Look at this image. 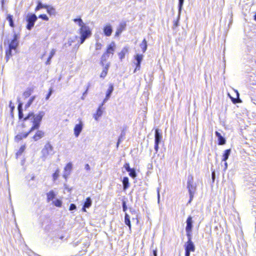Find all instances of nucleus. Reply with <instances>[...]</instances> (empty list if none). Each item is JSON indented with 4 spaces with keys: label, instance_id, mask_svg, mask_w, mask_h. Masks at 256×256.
<instances>
[{
    "label": "nucleus",
    "instance_id": "obj_48",
    "mask_svg": "<svg viewBox=\"0 0 256 256\" xmlns=\"http://www.w3.org/2000/svg\"><path fill=\"white\" fill-rule=\"evenodd\" d=\"M52 58L48 57V60H46V65L50 64V60H51Z\"/></svg>",
    "mask_w": 256,
    "mask_h": 256
},
{
    "label": "nucleus",
    "instance_id": "obj_3",
    "mask_svg": "<svg viewBox=\"0 0 256 256\" xmlns=\"http://www.w3.org/2000/svg\"><path fill=\"white\" fill-rule=\"evenodd\" d=\"M196 186L194 184V178L192 175H189L188 178L187 188L188 189L190 194V200L188 204L191 202L192 200L194 194L196 190Z\"/></svg>",
    "mask_w": 256,
    "mask_h": 256
},
{
    "label": "nucleus",
    "instance_id": "obj_33",
    "mask_svg": "<svg viewBox=\"0 0 256 256\" xmlns=\"http://www.w3.org/2000/svg\"><path fill=\"white\" fill-rule=\"evenodd\" d=\"M52 203L55 206L57 207H60L62 204V202L58 199H56L55 200L53 201Z\"/></svg>",
    "mask_w": 256,
    "mask_h": 256
},
{
    "label": "nucleus",
    "instance_id": "obj_47",
    "mask_svg": "<svg viewBox=\"0 0 256 256\" xmlns=\"http://www.w3.org/2000/svg\"><path fill=\"white\" fill-rule=\"evenodd\" d=\"M110 98L109 97H107L106 96L102 104H101L100 106H102L107 102V100Z\"/></svg>",
    "mask_w": 256,
    "mask_h": 256
},
{
    "label": "nucleus",
    "instance_id": "obj_58",
    "mask_svg": "<svg viewBox=\"0 0 256 256\" xmlns=\"http://www.w3.org/2000/svg\"><path fill=\"white\" fill-rule=\"evenodd\" d=\"M120 138H118V141L117 144H116V147H117V148H118V146H119V144H120Z\"/></svg>",
    "mask_w": 256,
    "mask_h": 256
},
{
    "label": "nucleus",
    "instance_id": "obj_16",
    "mask_svg": "<svg viewBox=\"0 0 256 256\" xmlns=\"http://www.w3.org/2000/svg\"><path fill=\"white\" fill-rule=\"evenodd\" d=\"M216 136L218 138V144L223 145L226 143L225 138L221 135V134L218 132H215Z\"/></svg>",
    "mask_w": 256,
    "mask_h": 256
},
{
    "label": "nucleus",
    "instance_id": "obj_39",
    "mask_svg": "<svg viewBox=\"0 0 256 256\" xmlns=\"http://www.w3.org/2000/svg\"><path fill=\"white\" fill-rule=\"evenodd\" d=\"M28 134V132L24 134L22 136L20 134H17L16 138L17 140H21L22 138H26Z\"/></svg>",
    "mask_w": 256,
    "mask_h": 256
},
{
    "label": "nucleus",
    "instance_id": "obj_10",
    "mask_svg": "<svg viewBox=\"0 0 256 256\" xmlns=\"http://www.w3.org/2000/svg\"><path fill=\"white\" fill-rule=\"evenodd\" d=\"M72 169V164L71 162H68L64 168V172L63 177L66 179L68 176L70 174L71 171Z\"/></svg>",
    "mask_w": 256,
    "mask_h": 256
},
{
    "label": "nucleus",
    "instance_id": "obj_32",
    "mask_svg": "<svg viewBox=\"0 0 256 256\" xmlns=\"http://www.w3.org/2000/svg\"><path fill=\"white\" fill-rule=\"evenodd\" d=\"M184 0H178V18L180 16V14L184 4Z\"/></svg>",
    "mask_w": 256,
    "mask_h": 256
},
{
    "label": "nucleus",
    "instance_id": "obj_30",
    "mask_svg": "<svg viewBox=\"0 0 256 256\" xmlns=\"http://www.w3.org/2000/svg\"><path fill=\"white\" fill-rule=\"evenodd\" d=\"M114 90V86L112 84H110L106 92V96L107 97L110 98L111 96V94Z\"/></svg>",
    "mask_w": 256,
    "mask_h": 256
},
{
    "label": "nucleus",
    "instance_id": "obj_5",
    "mask_svg": "<svg viewBox=\"0 0 256 256\" xmlns=\"http://www.w3.org/2000/svg\"><path fill=\"white\" fill-rule=\"evenodd\" d=\"M116 46L114 42H111L108 46L106 52L102 54L101 58V63L104 66V62H106L110 57V54L112 55L115 50Z\"/></svg>",
    "mask_w": 256,
    "mask_h": 256
},
{
    "label": "nucleus",
    "instance_id": "obj_12",
    "mask_svg": "<svg viewBox=\"0 0 256 256\" xmlns=\"http://www.w3.org/2000/svg\"><path fill=\"white\" fill-rule=\"evenodd\" d=\"M103 32L106 36H110L112 32V26L110 24H106L103 28Z\"/></svg>",
    "mask_w": 256,
    "mask_h": 256
},
{
    "label": "nucleus",
    "instance_id": "obj_61",
    "mask_svg": "<svg viewBox=\"0 0 256 256\" xmlns=\"http://www.w3.org/2000/svg\"><path fill=\"white\" fill-rule=\"evenodd\" d=\"M88 88H87L86 90L84 92L83 96H84L87 94Z\"/></svg>",
    "mask_w": 256,
    "mask_h": 256
},
{
    "label": "nucleus",
    "instance_id": "obj_15",
    "mask_svg": "<svg viewBox=\"0 0 256 256\" xmlns=\"http://www.w3.org/2000/svg\"><path fill=\"white\" fill-rule=\"evenodd\" d=\"M186 231H192V218L189 216L186 220Z\"/></svg>",
    "mask_w": 256,
    "mask_h": 256
},
{
    "label": "nucleus",
    "instance_id": "obj_45",
    "mask_svg": "<svg viewBox=\"0 0 256 256\" xmlns=\"http://www.w3.org/2000/svg\"><path fill=\"white\" fill-rule=\"evenodd\" d=\"M56 52V49H54V48L52 49L50 52L49 57L52 58L53 57V56L55 54Z\"/></svg>",
    "mask_w": 256,
    "mask_h": 256
},
{
    "label": "nucleus",
    "instance_id": "obj_64",
    "mask_svg": "<svg viewBox=\"0 0 256 256\" xmlns=\"http://www.w3.org/2000/svg\"><path fill=\"white\" fill-rule=\"evenodd\" d=\"M254 20L256 21V14L254 15Z\"/></svg>",
    "mask_w": 256,
    "mask_h": 256
},
{
    "label": "nucleus",
    "instance_id": "obj_49",
    "mask_svg": "<svg viewBox=\"0 0 256 256\" xmlns=\"http://www.w3.org/2000/svg\"><path fill=\"white\" fill-rule=\"evenodd\" d=\"M152 254L154 256H157V250L156 248L155 250H153Z\"/></svg>",
    "mask_w": 256,
    "mask_h": 256
},
{
    "label": "nucleus",
    "instance_id": "obj_63",
    "mask_svg": "<svg viewBox=\"0 0 256 256\" xmlns=\"http://www.w3.org/2000/svg\"><path fill=\"white\" fill-rule=\"evenodd\" d=\"M34 256H40L37 254H34Z\"/></svg>",
    "mask_w": 256,
    "mask_h": 256
},
{
    "label": "nucleus",
    "instance_id": "obj_34",
    "mask_svg": "<svg viewBox=\"0 0 256 256\" xmlns=\"http://www.w3.org/2000/svg\"><path fill=\"white\" fill-rule=\"evenodd\" d=\"M60 170H56L55 172L52 174L53 180L56 181L59 176Z\"/></svg>",
    "mask_w": 256,
    "mask_h": 256
},
{
    "label": "nucleus",
    "instance_id": "obj_4",
    "mask_svg": "<svg viewBox=\"0 0 256 256\" xmlns=\"http://www.w3.org/2000/svg\"><path fill=\"white\" fill-rule=\"evenodd\" d=\"M7 44L8 46V50L6 52V62H8L9 58L12 56V50H16V33L14 32L13 35V38L10 42V40H8Z\"/></svg>",
    "mask_w": 256,
    "mask_h": 256
},
{
    "label": "nucleus",
    "instance_id": "obj_27",
    "mask_svg": "<svg viewBox=\"0 0 256 256\" xmlns=\"http://www.w3.org/2000/svg\"><path fill=\"white\" fill-rule=\"evenodd\" d=\"M140 47L142 49V52H144L147 49V43L146 39H144L142 44H140Z\"/></svg>",
    "mask_w": 256,
    "mask_h": 256
},
{
    "label": "nucleus",
    "instance_id": "obj_36",
    "mask_svg": "<svg viewBox=\"0 0 256 256\" xmlns=\"http://www.w3.org/2000/svg\"><path fill=\"white\" fill-rule=\"evenodd\" d=\"M186 236L188 237V242H192V235H191V232L192 231H186Z\"/></svg>",
    "mask_w": 256,
    "mask_h": 256
},
{
    "label": "nucleus",
    "instance_id": "obj_28",
    "mask_svg": "<svg viewBox=\"0 0 256 256\" xmlns=\"http://www.w3.org/2000/svg\"><path fill=\"white\" fill-rule=\"evenodd\" d=\"M9 107L10 108V114L12 119H14V110L15 108V106L14 104L10 101L9 104Z\"/></svg>",
    "mask_w": 256,
    "mask_h": 256
},
{
    "label": "nucleus",
    "instance_id": "obj_44",
    "mask_svg": "<svg viewBox=\"0 0 256 256\" xmlns=\"http://www.w3.org/2000/svg\"><path fill=\"white\" fill-rule=\"evenodd\" d=\"M124 168H125V169L128 172V171H130V170H131V168L130 167V165H129V164L128 163H126L124 165Z\"/></svg>",
    "mask_w": 256,
    "mask_h": 256
},
{
    "label": "nucleus",
    "instance_id": "obj_17",
    "mask_svg": "<svg viewBox=\"0 0 256 256\" xmlns=\"http://www.w3.org/2000/svg\"><path fill=\"white\" fill-rule=\"evenodd\" d=\"M44 132L42 130H38L35 135L33 136V138L35 141H37L42 138L44 136Z\"/></svg>",
    "mask_w": 256,
    "mask_h": 256
},
{
    "label": "nucleus",
    "instance_id": "obj_11",
    "mask_svg": "<svg viewBox=\"0 0 256 256\" xmlns=\"http://www.w3.org/2000/svg\"><path fill=\"white\" fill-rule=\"evenodd\" d=\"M83 127V124L81 120H80V122L76 124L74 128V134L76 137H78L81 132Z\"/></svg>",
    "mask_w": 256,
    "mask_h": 256
},
{
    "label": "nucleus",
    "instance_id": "obj_51",
    "mask_svg": "<svg viewBox=\"0 0 256 256\" xmlns=\"http://www.w3.org/2000/svg\"><path fill=\"white\" fill-rule=\"evenodd\" d=\"M212 179L213 181L214 180V179H215V172H212Z\"/></svg>",
    "mask_w": 256,
    "mask_h": 256
},
{
    "label": "nucleus",
    "instance_id": "obj_21",
    "mask_svg": "<svg viewBox=\"0 0 256 256\" xmlns=\"http://www.w3.org/2000/svg\"><path fill=\"white\" fill-rule=\"evenodd\" d=\"M123 190H126L129 187V181L128 177H124L122 180Z\"/></svg>",
    "mask_w": 256,
    "mask_h": 256
},
{
    "label": "nucleus",
    "instance_id": "obj_46",
    "mask_svg": "<svg viewBox=\"0 0 256 256\" xmlns=\"http://www.w3.org/2000/svg\"><path fill=\"white\" fill-rule=\"evenodd\" d=\"M102 48V44L100 42H97L96 44V50H100Z\"/></svg>",
    "mask_w": 256,
    "mask_h": 256
},
{
    "label": "nucleus",
    "instance_id": "obj_53",
    "mask_svg": "<svg viewBox=\"0 0 256 256\" xmlns=\"http://www.w3.org/2000/svg\"><path fill=\"white\" fill-rule=\"evenodd\" d=\"M72 42H73L72 40H68V44L69 46L72 45Z\"/></svg>",
    "mask_w": 256,
    "mask_h": 256
},
{
    "label": "nucleus",
    "instance_id": "obj_29",
    "mask_svg": "<svg viewBox=\"0 0 256 256\" xmlns=\"http://www.w3.org/2000/svg\"><path fill=\"white\" fill-rule=\"evenodd\" d=\"M32 90H33L32 88H27L26 90L23 94L24 96L26 98L28 97L32 94Z\"/></svg>",
    "mask_w": 256,
    "mask_h": 256
},
{
    "label": "nucleus",
    "instance_id": "obj_50",
    "mask_svg": "<svg viewBox=\"0 0 256 256\" xmlns=\"http://www.w3.org/2000/svg\"><path fill=\"white\" fill-rule=\"evenodd\" d=\"M84 168L86 170H90V166H89L88 164H86L85 165V167H84Z\"/></svg>",
    "mask_w": 256,
    "mask_h": 256
},
{
    "label": "nucleus",
    "instance_id": "obj_24",
    "mask_svg": "<svg viewBox=\"0 0 256 256\" xmlns=\"http://www.w3.org/2000/svg\"><path fill=\"white\" fill-rule=\"evenodd\" d=\"M35 98H36V96H33L31 97L30 98V100H28V102H27V104L24 106V111L25 112H26V109L28 108L32 104V102L34 100Z\"/></svg>",
    "mask_w": 256,
    "mask_h": 256
},
{
    "label": "nucleus",
    "instance_id": "obj_14",
    "mask_svg": "<svg viewBox=\"0 0 256 256\" xmlns=\"http://www.w3.org/2000/svg\"><path fill=\"white\" fill-rule=\"evenodd\" d=\"M143 56L142 54H137L135 56V60L136 61V68L134 70V72H136V70H140V63L142 60Z\"/></svg>",
    "mask_w": 256,
    "mask_h": 256
},
{
    "label": "nucleus",
    "instance_id": "obj_13",
    "mask_svg": "<svg viewBox=\"0 0 256 256\" xmlns=\"http://www.w3.org/2000/svg\"><path fill=\"white\" fill-rule=\"evenodd\" d=\"M126 27V22H122L116 28V32L115 36H118L124 30Z\"/></svg>",
    "mask_w": 256,
    "mask_h": 256
},
{
    "label": "nucleus",
    "instance_id": "obj_37",
    "mask_svg": "<svg viewBox=\"0 0 256 256\" xmlns=\"http://www.w3.org/2000/svg\"><path fill=\"white\" fill-rule=\"evenodd\" d=\"M102 106H100L99 108H98V110H97V112H96V114L98 116V117H100L102 116Z\"/></svg>",
    "mask_w": 256,
    "mask_h": 256
},
{
    "label": "nucleus",
    "instance_id": "obj_22",
    "mask_svg": "<svg viewBox=\"0 0 256 256\" xmlns=\"http://www.w3.org/2000/svg\"><path fill=\"white\" fill-rule=\"evenodd\" d=\"M230 149H228L224 151V152L222 156V161L226 162L228 159L229 156L230 155Z\"/></svg>",
    "mask_w": 256,
    "mask_h": 256
},
{
    "label": "nucleus",
    "instance_id": "obj_1",
    "mask_svg": "<svg viewBox=\"0 0 256 256\" xmlns=\"http://www.w3.org/2000/svg\"><path fill=\"white\" fill-rule=\"evenodd\" d=\"M17 109L18 110V118L20 120H23V121H26L28 120H32V126L29 132L39 128L42 118L45 115V112L44 111H40L36 114H34L33 112L24 114L22 104L21 102H19Z\"/></svg>",
    "mask_w": 256,
    "mask_h": 256
},
{
    "label": "nucleus",
    "instance_id": "obj_43",
    "mask_svg": "<svg viewBox=\"0 0 256 256\" xmlns=\"http://www.w3.org/2000/svg\"><path fill=\"white\" fill-rule=\"evenodd\" d=\"M76 208V206L75 204H70L69 208V210L72 211L73 210H75Z\"/></svg>",
    "mask_w": 256,
    "mask_h": 256
},
{
    "label": "nucleus",
    "instance_id": "obj_20",
    "mask_svg": "<svg viewBox=\"0 0 256 256\" xmlns=\"http://www.w3.org/2000/svg\"><path fill=\"white\" fill-rule=\"evenodd\" d=\"M124 222L126 225H127L130 230H131V224H130V216L126 212L124 215Z\"/></svg>",
    "mask_w": 256,
    "mask_h": 256
},
{
    "label": "nucleus",
    "instance_id": "obj_2",
    "mask_svg": "<svg viewBox=\"0 0 256 256\" xmlns=\"http://www.w3.org/2000/svg\"><path fill=\"white\" fill-rule=\"evenodd\" d=\"M74 21H78V26H80V44H81L84 42L86 39L90 37L92 34V32L90 28L84 24L80 18H75L74 20Z\"/></svg>",
    "mask_w": 256,
    "mask_h": 256
},
{
    "label": "nucleus",
    "instance_id": "obj_23",
    "mask_svg": "<svg viewBox=\"0 0 256 256\" xmlns=\"http://www.w3.org/2000/svg\"><path fill=\"white\" fill-rule=\"evenodd\" d=\"M109 66H110L109 64H107L105 66L104 70H102V73L100 74V78H104L106 76Z\"/></svg>",
    "mask_w": 256,
    "mask_h": 256
},
{
    "label": "nucleus",
    "instance_id": "obj_42",
    "mask_svg": "<svg viewBox=\"0 0 256 256\" xmlns=\"http://www.w3.org/2000/svg\"><path fill=\"white\" fill-rule=\"evenodd\" d=\"M26 146H22L20 147L18 152H17V156L18 154H22L23 152L25 150Z\"/></svg>",
    "mask_w": 256,
    "mask_h": 256
},
{
    "label": "nucleus",
    "instance_id": "obj_52",
    "mask_svg": "<svg viewBox=\"0 0 256 256\" xmlns=\"http://www.w3.org/2000/svg\"><path fill=\"white\" fill-rule=\"evenodd\" d=\"M160 191H159V190H158V202H160Z\"/></svg>",
    "mask_w": 256,
    "mask_h": 256
},
{
    "label": "nucleus",
    "instance_id": "obj_56",
    "mask_svg": "<svg viewBox=\"0 0 256 256\" xmlns=\"http://www.w3.org/2000/svg\"><path fill=\"white\" fill-rule=\"evenodd\" d=\"M120 138H118V141L117 144H116V147H117V148H118V146H119V144H120Z\"/></svg>",
    "mask_w": 256,
    "mask_h": 256
},
{
    "label": "nucleus",
    "instance_id": "obj_55",
    "mask_svg": "<svg viewBox=\"0 0 256 256\" xmlns=\"http://www.w3.org/2000/svg\"><path fill=\"white\" fill-rule=\"evenodd\" d=\"M94 119H95L96 120H98V118H99V117H98V116H97V114H94Z\"/></svg>",
    "mask_w": 256,
    "mask_h": 256
},
{
    "label": "nucleus",
    "instance_id": "obj_41",
    "mask_svg": "<svg viewBox=\"0 0 256 256\" xmlns=\"http://www.w3.org/2000/svg\"><path fill=\"white\" fill-rule=\"evenodd\" d=\"M38 18L46 21H48V18L46 14H40L38 16Z\"/></svg>",
    "mask_w": 256,
    "mask_h": 256
},
{
    "label": "nucleus",
    "instance_id": "obj_18",
    "mask_svg": "<svg viewBox=\"0 0 256 256\" xmlns=\"http://www.w3.org/2000/svg\"><path fill=\"white\" fill-rule=\"evenodd\" d=\"M56 195V194L52 190H50L46 194L48 202H50V201L53 200L55 198Z\"/></svg>",
    "mask_w": 256,
    "mask_h": 256
},
{
    "label": "nucleus",
    "instance_id": "obj_57",
    "mask_svg": "<svg viewBox=\"0 0 256 256\" xmlns=\"http://www.w3.org/2000/svg\"><path fill=\"white\" fill-rule=\"evenodd\" d=\"M120 138H118V141L117 144H116V147H117V148H118V146H119V144H120Z\"/></svg>",
    "mask_w": 256,
    "mask_h": 256
},
{
    "label": "nucleus",
    "instance_id": "obj_31",
    "mask_svg": "<svg viewBox=\"0 0 256 256\" xmlns=\"http://www.w3.org/2000/svg\"><path fill=\"white\" fill-rule=\"evenodd\" d=\"M46 6H47V5L43 4L40 2H38V6H36V7L35 8V11L37 12V11L39 10L40 9L42 8H46Z\"/></svg>",
    "mask_w": 256,
    "mask_h": 256
},
{
    "label": "nucleus",
    "instance_id": "obj_8",
    "mask_svg": "<svg viewBox=\"0 0 256 256\" xmlns=\"http://www.w3.org/2000/svg\"><path fill=\"white\" fill-rule=\"evenodd\" d=\"M185 249V256H190V252L195 251V246L193 242H186L184 245Z\"/></svg>",
    "mask_w": 256,
    "mask_h": 256
},
{
    "label": "nucleus",
    "instance_id": "obj_6",
    "mask_svg": "<svg viewBox=\"0 0 256 256\" xmlns=\"http://www.w3.org/2000/svg\"><path fill=\"white\" fill-rule=\"evenodd\" d=\"M37 20L38 18L35 14H33L28 15L26 18V22H28L26 28L28 30H31Z\"/></svg>",
    "mask_w": 256,
    "mask_h": 256
},
{
    "label": "nucleus",
    "instance_id": "obj_54",
    "mask_svg": "<svg viewBox=\"0 0 256 256\" xmlns=\"http://www.w3.org/2000/svg\"><path fill=\"white\" fill-rule=\"evenodd\" d=\"M228 168V164L226 162H224V170H226Z\"/></svg>",
    "mask_w": 256,
    "mask_h": 256
},
{
    "label": "nucleus",
    "instance_id": "obj_59",
    "mask_svg": "<svg viewBox=\"0 0 256 256\" xmlns=\"http://www.w3.org/2000/svg\"><path fill=\"white\" fill-rule=\"evenodd\" d=\"M50 95H51V92H50L48 93V96H46V99H48V98H49V97L50 96Z\"/></svg>",
    "mask_w": 256,
    "mask_h": 256
},
{
    "label": "nucleus",
    "instance_id": "obj_40",
    "mask_svg": "<svg viewBox=\"0 0 256 256\" xmlns=\"http://www.w3.org/2000/svg\"><path fill=\"white\" fill-rule=\"evenodd\" d=\"M125 52L126 51L124 50H122L120 53H119V56L120 58L122 60L123 58H124L125 56Z\"/></svg>",
    "mask_w": 256,
    "mask_h": 256
},
{
    "label": "nucleus",
    "instance_id": "obj_9",
    "mask_svg": "<svg viewBox=\"0 0 256 256\" xmlns=\"http://www.w3.org/2000/svg\"><path fill=\"white\" fill-rule=\"evenodd\" d=\"M54 148L52 145L50 143L48 142L44 146V148L42 150V152L44 156H46L49 154H53Z\"/></svg>",
    "mask_w": 256,
    "mask_h": 256
},
{
    "label": "nucleus",
    "instance_id": "obj_60",
    "mask_svg": "<svg viewBox=\"0 0 256 256\" xmlns=\"http://www.w3.org/2000/svg\"><path fill=\"white\" fill-rule=\"evenodd\" d=\"M86 208H85L84 206H83L82 208V211L86 212Z\"/></svg>",
    "mask_w": 256,
    "mask_h": 256
},
{
    "label": "nucleus",
    "instance_id": "obj_25",
    "mask_svg": "<svg viewBox=\"0 0 256 256\" xmlns=\"http://www.w3.org/2000/svg\"><path fill=\"white\" fill-rule=\"evenodd\" d=\"M92 204V200L90 197H88L86 198V201L84 203V206L85 208H89L91 206Z\"/></svg>",
    "mask_w": 256,
    "mask_h": 256
},
{
    "label": "nucleus",
    "instance_id": "obj_35",
    "mask_svg": "<svg viewBox=\"0 0 256 256\" xmlns=\"http://www.w3.org/2000/svg\"><path fill=\"white\" fill-rule=\"evenodd\" d=\"M129 175L132 178H134L136 176V172L134 168H131L130 171L128 172Z\"/></svg>",
    "mask_w": 256,
    "mask_h": 256
},
{
    "label": "nucleus",
    "instance_id": "obj_19",
    "mask_svg": "<svg viewBox=\"0 0 256 256\" xmlns=\"http://www.w3.org/2000/svg\"><path fill=\"white\" fill-rule=\"evenodd\" d=\"M46 11H47V12L50 14V15H53V16H54L56 14V10H55V8L50 6H48L47 5V6L46 8Z\"/></svg>",
    "mask_w": 256,
    "mask_h": 256
},
{
    "label": "nucleus",
    "instance_id": "obj_62",
    "mask_svg": "<svg viewBox=\"0 0 256 256\" xmlns=\"http://www.w3.org/2000/svg\"><path fill=\"white\" fill-rule=\"evenodd\" d=\"M122 134H121L120 136L118 138H120V141L121 142L122 139Z\"/></svg>",
    "mask_w": 256,
    "mask_h": 256
},
{
    "label": "nucleus",
    "instance_id": "obj_7",
    "mask_svg": "<svg viewBox=\"0 0 256 256\" xmlns=\"http://www.w3.org/2000/svg\"><path fill=\"white\" fill-rule=\"evenodd\" d=\"M162 139V134L159 132L158 129H156L154 134V150L156 152H158L159 146L158 145L161 142Z\"/></svg>",
    "mask_w": 256,
    "mask_h": 256
},
{
    "label": "nucleus",
    "instance_id": "obj_38",
    "mask_svg": "<svg viewBox=\"0 0 256 256\" xmlns=\"http://www.w3.org/2000/svg\"><path fill=\"white\" fill-rule=\"evenodd\" d=\"M122 206L123 211L126 212V211L128 208H127V206H126V202L125 200H122Z\"/></svg>",
    "mask_w": 256,
    "mask_h": 256
},
{
    "label": "nucleus",
    "instance_id": "obj_26",
    "mask_svg": "<svg viewBox=\"0 0 256 256\" xmlns=\"http://www.w3.org/2000/svg\"><path fill=\"white\" fill-rule=\"evenodd\" d=\"M6 20L9 22L10 26L11 27L14 28V22L13 21V16H12L8 14L6 16Z\"/></svg>",
    "mask_w": 256,
    "mask_h": 256
}]
</instances>
